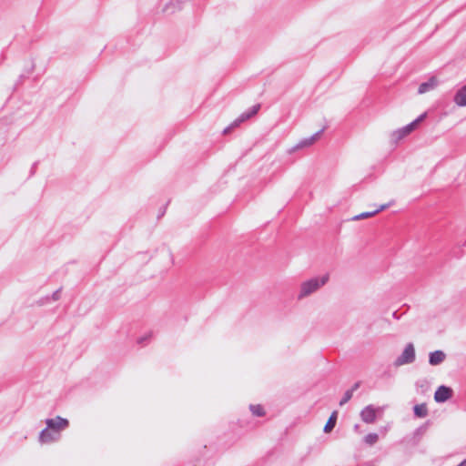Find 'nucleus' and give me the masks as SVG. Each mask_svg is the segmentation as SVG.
Returning <instances> with one entry per match:
<instances>
[{
    "label": "nucleus",
    "instance_id": "obj_1",
    "mask_svg": "<svg viewBox=\"0 0 466 466\" xmlns=\"http://www.w3.org/2000/svg\"><path fill=\"white\" fill-rule=\"evenodd\" d=\"M329 279V274L322 275L320 277H315L309 279L306 281H303L300 284L299 292L298 295V299H302L310 296L311 294L318 291L321 287H323Z\"/></svg>",
    "mask_w": 466,
    "mask_h": 466
},
{
    "label": "nucleus",
    "instance_id": "obj_2",
    "mask_svg": "<svg viewBox=\"0 0 466 466\" xmlns=\"http://www.w3.org/2000/svg\"><path fill=\"white\" fill-rule=\"evenodd\" d=\"M415 349L412 343H408L402 353L395 360L394 365L400 367L406 364H410L415 360Z\"/></svg>",
    "mask_w": 466,
    "mask_h": 466
},
{
    "label": "nucleus",
    "instance_id": "obj_3",
    "mask_svg": "<svg viewBox=\"0 0 466 466\" xmlns=\"http://www.w3.org/2000/svg\"><path fill=\"white\" fill-rule=\"evenodd\" d=\"M426 117V113H423L421 114L420 116H418L414 121H412L411 123L408 124L407 126L396 130L394 133H393V137L396 139V140H400L402 139L403 137H405L406 136H408L409 134H410L416 127L422 121L424 120V118Z\"/></svg>",
    "mask_w": 466,
    "mask_h": 466
},
{
    "label": "nucleus",
    "instance_id": "obj_4",
    "mask_svg": "<svg viewBox=\"0 0 466 466\" xmlns=\"http://www.w3.org/2000/svg\"><path fill=\"white\" fill-rule=\"evenodd\" d=\"M46 424L47 428L61 434V431L68 427L69 422L66 419L56 416L54 419H46Z\"/></svg>",
    "mask_w": 466,
    "mask_h": 466
},
{
    "label": "nucleus",
    "instance_id": "obj_5",
    "mask_svg": "<svg viewBox=\"0 0 466 466\" xmlns=\"http://www.w3.org/2000/svg\"><path fill=\"white\" fill-rule=\"evenodd\" d=\"M378 410H381L380 408H375L373 405L366 406L360 411V418L365 423H373L376 420V413Z\"/></svg>",
    "mask_w": 466,
    "mask_h": 466
},
{
    "label": "nucleus",
    "instance_id": "obj_6",
    "mask_svg": "<svg viewBox=\"0 0 466 466\" xmlns=\"http://www.w3.org/2000/svg\"><path fill=\"white\" fill-rule=\"evenodd\" d=\"M61 437L60 433H56L49 428L44 429L39 434V441L41 443H52L57 441Z\"/></svg>",
    "mask_w": 466,
    "mask_h": 466
},
{
    "label": "nucleus",
    "instance_id": "obj_7",
    "mask_svg": "<svg viewBox=\"0 0 466 466\" xmlns=\"http://www.w3.org/2000/svg\"><path fill=\"white\" fill-rule=\"evenodd\" d=\"M452 396V390L446 386H440L435 393L434 400L436 402L442 403L448 400Z\"/></svg>",
    "mask_w": 466,
    "mask_h": 466
},
{
    "label": "nucleus",
    "instance_id": "obj_8",
    "mask_svg": "<svg viewBox=\"0 0 466 466\" xmlns=\"http://www.w3.org/2000/svg\"><path fill=\"white\" fill-rule=\"evenodd\" d=\"M324 129H320L319 131L316 132L314 135H312L309 137L304 138L301 141H299L295 149H299L307 147H310L313 145L320 137Z\"/></svg>",
    "mask_w": 466,
    "mask_h": 466
},
{
    "label": "nucleus",
    "instance_id": "obj_9",
    "mask_svg": "<svg viewBox=\"0 0 466 466\" xmlns=\"http://www.w3.org/2000/svg\"><path fill=\"white\" fill-rule=\"evenodd\" d=\"M445 358L446 355L442 350H435L429 354V363L432 366H437L442 363Z\"/></svg>",
    "mask_w": 466,
    "mask_h": 466
},
{
    "label": "nucleus",
    "instance_id": "obj_10",
    "mask_svg": "<svg viewBox=\"0 0 466 466\" xmlns=\"http://www.w3.org/2000/svg\"><path fill=\"white\" fill-rule=\"evenodd\" d=\"M437 85H438L437 79L434 76H432L428 81L423 82L420 85L418 93L419 94L427 93L431 90H433L437 86Z\"/></svg>",
    "mask_w": 466,
    "mask_h": 466
},
{
    "label": "nucleus",
    "instance_id": "obj_11",
    "mask_svg": "<svg viewBox=\"0 0 466 466\" xmlns=\"http://www.w3.org/2000/svg\"><path fill=\"white\" fill-rule=\"evenodd\" d=\"M453 101L459 106H466V86L456 92Z\"/></svg>",
    "mask_w": 466,
    "mask_h": 466
},
{
    "label": "nucleus",
    "instance_id": "obj_12",
    "mask_svg": "<svg viewBox=\"0 0 466 466\" xmlns=\"http://www.w3.org/2000/svg\"><path fill=\"white\" fill-rule=\"evenodd\" d=\"M388 207H389V205H387V204L381 205L380 208H378L377 209H375L373 211L363 212V213H360L359 215H356L355 217H353L352 219L353 220H360V219L370 218V217L378 214L380 211L384 210Z\"/></svg>",
    "mask_w": 466,
    "mask_h": 466
},
{
    "label": "nucleus",
    "instance_id": "obj_13",
    "mask_svg": "<svg viewBox=\"0 0 466 466\" xmlns=\"http://www.w3.org/2000/svg\"><path fill=\"white\" fill-rule=\"evenodd\" d=\"M248 119H249L248 115L246 114L245 112L242 113L230 126H228V127H226L224 129L223 133L224 134L229 133V131L232 128L238 127L241 123L245 122Z\"/></svg>",
    "mask_w": 466,
    "mask_h": 466
},
{
    "label": "nucleus",
    "instance_id": "obj_14",
    "mask_svg": "<svg viewBox=\"0 0 466 466\" xmlns=\"http://www.w3.org/2000/svg\"><path fill=\"white\" fill-rule=\"evenodd\" d=\"M414 415L418 418H425L428 415L426 404H417L413 408Z\"/></svg>",
    "mask_w": 466,
    "mask_h": 466
},
{
    "label": "nucleus",
    "instance_id": "obj_15",
    "mask_svg": "<svg viewBox=\"0 0 466 466\" xmlns=\"http://www.w3.org/2000/svg\"><path fill=\"white\" fill-rule=\"evenodd\" d=\"M336 420H337V412L334 411L331 416L329 417V419L328 420L325 427H324V431L325 432H329L332 431V429L335 427L336 425Z\"/></svg>",
    "mask_w": 466,
    "mask_h": 466
},
{
    "label": "nucleus",
    "instance_id": "obj_16",
    "mask_svg": "<svg viewBox=\"0 0 466 466\" xmlns=\"http://www.w3.org/2000/svg\"><path fill=\"white\" fill-rule=\"evenodd\" d=\"M249 409L252 414L255 416L261 417L265 414L264 409L261 405H250Z\"/></svg>",
    "mask_w": 466,
    "mask_h": 466
},
{
    "label": "nucleus",
    "instance_id": "obj_17",
    "mask_svg": "<svg viewBox=\"0 0 466 466\" xmlns=\"http://www.w3.org/2000/svg\"><path fill=\"white\" fill-rule=\"evenodd\" d=\"M379 440V436L377 433H369L368 435L365 436V442L369 445H373L375 444Z\"/></svg>",
    "mask_w": 466,
    "mask_h": 466
},
{
    "label": "nucleus",
    "instance_id": "obj_18",
    "mask_svg": "<svg viewBox=\"0 0 466 466\" xmlns=\"http://www.w3.org/2000/svg\"><path fill=\"white\" fill-rule=\"evenodd\" d=\"M353 394H352V390H347L345 393H344V396L342 397V399L340 400L339 401V405L340 406H343L344 404H346L351 398H352Z\"/></svg>",
    "mask_w": 466,
    "mask_h": 466
},
{
    "label": "nucleus",
    "instance_id": "obj_19",
    "mask_svg": "<svg viewBox=\"0 0 466 466\" xmlns=\"http://www.w3.org/2000/svg\"><path fill=\"white\" fill-rule=\"evenodd\" d=\"M260 109V105L259 104H257V105H254L253 106H251L248 111H246L245 113L248 115V117H252L253 116H255L258 110Z\"/></svg>",
    "mask_w": 466,
    "mask_h": 466
},
{
    "label": "nucleus",
    "instance_id": "obj_20",
    "mask_svg": "<svg viewBox=\"0 0 466 466\" xmlns=\"http://www.w3.org/2000/svg\"><path fill=\"white\" fill-rule=\"evenodd\" d=\"M60 291H61V289H57V290H56V291L53 293V295H52V299H53V300H57V299H59V298H60Z\"/></svg>",
    "mask_w": 466,
    "mask_h": 466
},
{
    "label": "nucleus",
    "instance_id": "obj_21",
    "mask_svg": "<svg viewBox=\"0 0 466 466\" xmlns=\"http://www.w3.org/2000/svg\"><path fill=\"white\" fill-rule=\"evenodd\" d=\"M360 386V382H356L354 383V385L351 387V389H350L349 390H352V393L357 390Z\"/></svg>",
    "mask_w": 466,
    "mask_h": 466
},
{
    "label": "nucleus",
    "instance_id": "obj_22",
    "mask_svg": "<svg viewBox=\"0 0 466 466\" xmlns=\"http://www.w3.org/2000/svg\"><path fill=\"white\" fill-rule=\"evenodd\" d=\"M457 466H466V458L461 463H459Z\"/></svg>",
    "mask_w": 466,
    "mask_h": 466
},
{
    "label": "nucleus",
    "instance_id": "obj_23",
    "mask_svg": "<svg viewBox=\"0 0 466 466\" xmlns=\"http://www.w3.org/2000/svg\"><path fill=\"white\" fill-rule=\"evenodd\" d=\"M428 425H429V422H426V425L423 427V429L426 430Z\"/></svg>",
    "mask_w": 466,
    "mask_h": 466
}]
</instances>
